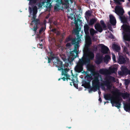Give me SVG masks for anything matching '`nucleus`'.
I'll return each instance as SVG.
<instances>
[{
    "label": "nucleus",
    "instance_id": "obj_1",
    "mask_svg": "<svg viewBox=\"0 0 130 130\" xmlns=\"http://www.w3.org/2000/svg\"><path fill=\"white\" fill-rule=\"evenodd\" d=\"M130 95L127 92L123 93L119 92H117V95L115 96L114 99L111 100V103L112 106H114L119 109L121 105L120 101V96H121L124 99H127L129 97Z\"/></svg>",
    "mask_w": 130,
    "mask_h": 130
},
{
    "label": "nucleus",
    "instance_id": "obj_2",
    "mask_svg": "<svg viewBox=\"0 0 130 130\" xmlns=\"http://www.w3.org/2000/svg\"><path fill=\"white\" fill-rule=\"evenodd\" d=\"M69 70V69L68 68H64V70L63 72H62L61 74L62 75H64L66 77H67L66 80L68 83L71 86L72 85V83H73V85L77 89L78 88V86L77 81V78L76 76H74L73 75V74H72V77H71V78H70V76L69 75L67 74V72H68Z\"/></svg>",
    "mask_w": 130,
    "mask_h": 130
},
{
    "label": "nucleus",
    "instance_id": "obj_3",
    "mask_svg": "<svg viewBox=\"0 0 130 130\" xmlns=\"http://www.w3.org/2000/svg\"><path fill=\"white\" fill-rule=\"evenodd\" d=\"M115 11V12L117 15L120 16V18L122 22L124 24L127 23V18L124 16H122L124 12L123 9L120 6H117L116 7Z\"/></svg>",
    "mask_w": 130,
    "mask_h": 130
},
{
    "label": "nucleus",
    "instance_id": "obj_4",
    "mask_svg": "<svg viewBox=\"0 0 130 130\" xmlns=\"http://www.w3.org/2000/svg\"><path fill=\"white\" fill-rule=\"evenodd\" d=\"M99 74H98L94 77L93 80L92 81V86L90 89V91L95 92L97 89H99L100 82L99 79Z\"/></svg>",
    "mask_w": 130,
    "mask_h": 130
},
{
    "label": "nucleus",
    "instance_id": "obj_5",
    "mask_svg": "<svg viewBox=\"0 0 130 130\" xmlns=\"http://www.w3.org/2000/svg\"><path fill=\"white\" fill-rule=\"evenodd\" d=\"M94 57V55L93 53L90 52L89 54L87 52L84 53L83 58L82 60L85 62V64L90 63V60H93Z\"/></svg>",
    "mask_w": 130,
    "mask_h": 130
},
{
    "label": "nucleus",
    "instance_id": "obj_6",
    "mask_svg": "<svg viewBox=\"0 0 130 130\" xmlns=\"http://www.w3.org/2000/svg\"><path fill=\"white\" fill-rule=\"evenodd\" d=\"M100 22L102 26L99 23H97L95 24L94 26L96 30L100 32H101L103 31V28L104 30L106 29L107 26L103 20H101Z\"/></svg>",
    "mask_w": 130,
    "mask_h": 130
},
{
    "label": "nucleus",
    "instance_id": "obj_7",
    "mask_svg": "<svg viewBox=\"0 0 130 130\" xmlns=\"http://www.w3.org/2000/svg\"><path fill=\"white\" fill-rule=\"evenodd\" d=\"M56 3L54 6V10L55 11H59L60 10H62L63 8V6L64 4L62 0H56L55 1Z\"/></svg>",
    "mask_w": 130,
    "mask_h": 130
},
{
    "label": "nucleus",
    "instance_id": "obj_8",
    "mask_svg": "<svg viewBox=\"0 0 130 130\" xmlns=\"http://www.w3.org/2000/svg\"><path fill=\"white\" fill-rule=\"evenodd\" d=\"M85 62L82 59L80 60L75 68V71L78 72L80 73L82 72L83 70V66L85 64Z\"/></svg>",
    "mask_w": 130,
    "mask_h": 130
},
{
    "label": "nucleus",
    "instance_id": "obj_9",
    "mask_svg": "<svg viewBox=\"0 0 130 130\" xmlns=\"http://www.w3.org/2000/svg\"><path fill=\"white\" fill-rule=\"evenodd\" d=\"M70 54V56L68 57L67 61H66V63H65V64L64 65V67H67L69 66V64H71L73 61L77 56L75 54L72 55Z\"/></svg>",
    "mask_w": 130,
    "mask_h": 130
},
{
    "label": "nucleus",
    "instance_id": "obj_10",
    "mask_svg": "<svg viewBox=\"0 0 130 130\" xmlns=\"http://www.w3.org/2000/svg\"><path fill=\"white\" fill-rule=\"evenodd\" d=\"M115 78L114 77L111 76H109L106 78V81L104 83V84L107 86L108 89H110L111 87V86L110 85V80H111L113 81H115Z\"/></svg>",
    "mask_w": 130,
    "mask_h": 130
},
{
    "label": "nucleus",
    "instance_id": "obj_11",
    "mask_svg": "<svg viewBox=\"0 0 130 130\" xmlns=\"http://www.w3.org/2000/svg\"><path fill=\"white\" fill-rule=\"evenodd\" d=\"M56 59L57 61L54 63V64L56 66V67L58 68V70L60 71L61 70L62 72H64L63 71H64V69H63V68L62 62L60 60L58 57H57Z\"/></svg>",
    "mask_w": 130,
    "mask_h": 130
},
{
    "label": "nucleus",
    "instance_id": "obj_12",
    "mask_svg": "<svg viewBox=\"0 0 130 130\" xmlns=\"http://www.w3.org/2000/svg\"><path fill=\"white\" fill-rule=\"evenodd\" d=\"M85 48L87 50H88V47L92 44V41L91 38L89 35L86 36V37Z\"/></svg>",
    "mask_w": 130,
    "mask_h": 130
},
{
    "label": "nucleus",
    "instance_id": "obj_13",
    "mask_svg": "<svg viewBox=\"0 0 130 130\" xmlns=\"http://www.w3.org/2000/svg\"><path fill=\"white\" fill-rule=\"evenodd\" d=\"M101 52L104 54H107L108 51H109V48L103 44H101Z\"/></svg>",
    "mask_w": 130,
    "mask_h": 130
},
{
    "label": "nucleus",
    "instance_id": "obj_14",
    "mask_svg": "<svg viewBox=\"0 0 130 130\" xmlns=\"http://www.w3.org/2000/svg\"><path fill=\"white\" fill-rule=\"evenodd\" d=\"M79 46V45L77 44H74V50L70 52V54L72 55L75 54L77 56L78 54V52L77 49Z\"/></svg>",
    "mask_w": 130,
    "mask_h": 130
},
{
    "label": "nucleus",
    "instance_id": "obj_15",
    "mask_svg": "<svg viewBox=\"0 0 130 130\" xmlns=\"http://www.w3.org/2000/svg\"><path fill=\"white\" fill-rule=\"evenodd\" d=\"M110 19V23L113 25H116V21L114 17L112 15H109Z\"/></svg>",
    "mask_w": 130,
    "mask_h": 130
},
{
    "label": "nucleus",
    "instance_id": "obj_16",
    "mask_svg": "<svg viewBox=\"0 0 130 130\" xmlns=\"http://www.w3.org/2000/svg\"><path fill=\"white\" fill-rule=\"evenodd\" d=\"M126 60L124 57L122 56H119L118 62L120 64H122L125 62Z\"/></svg>",
    "mask_w": 130,
    "mask_h": 130
},
{
    "label": "nucleus",
    "instance_id": "obj_17",
    "mask_svg": "<svg viewBox=\"0 0 130 130\" xmlns=\"http://www.w3.org/2000/svg\"><path fill=\"white\" fill-rule=\"evenodd\" d=\"M102 57L100 55L97 56L96 57V60L95 61V63L97 64H100L102 61Z\"/></svg>",
    "mask_w": 130,
    "mask_h": 130
},
{
    "label": "nucleus",
    "instance_id": "obj_18",
    "mask_svg": "<svg viewBox=\"0 0 130 130\" xmlns=\"http://www.w3.org/2000/svg\"><path fill=\"white\" fill-rule=\"evenodd\" d=\"M89 28L88 25L85 24L84 26V30L86 36L89 35Z\"/></svg>",
    "mask_w": 130,
    "mask_h": 130
},
{
    "label": "nucleus",
    "instance_id": "obj_19",
    "mask_svg": "<svg viewBox=\"0 0 130 130\" xmlns=\"http://www.w3.org/2000/svg\"><path fill=\"white\" fill-rule=\"evenodd\" d=\"M33 17L32 18L34 20L36 19V14L37 12V7L35 6L32 8Z\"/></svg>",
    "mask_w": 130,
    "mask_h": 130
},
{
    "label": "nucleus",
    "instance_id": "obj_20",
    "mask_svg": "<svg viewBox=\"0 0 130 130\" xmlns=\"http://www.w3.org/2000/svg\"><path fill=\"white\" fill-rule=\"evenodd\" d=\"M104 97L106 100H111H111L114 99L115 98V97L113 99H112L111 95L109 93H107L105 94L104 95Z\"/></svg>",
    "mask_w": 130,
    "mask_h": 130
},
{
    "label": "nucleus",
    "instance_id": "obj_21",
    "mask_svg": "<svg viewBox=\"0 0 130 130\" xmlns=\"http://www.w3.org/2000/svg\"><path fill=\"white\" fill-rule=\"evenodd\" d=\"M121 70L125 75L128 74L129 70L126 67L124 66L122 67Z\"/></svg>",
    "mask_w": 130,
    "mask_h": 130
},
{
    "label": "nucleus",
    "instance_id": "obj_22",
    "mask_svg": "<svg viewBox=\"0 0 130 130\" xmlns=\"http://www.w3.org/2000/svg\"><path fill=\"white\" fill-rule=\"evenodd\" d=\"M45 6L47 9H50L52 6L51 3V0H46Z\"/></svg>",
    "mask_w": 130,
    "mask_h": 130
},
{
    "label": "nucleus",
    "instance_id": "obj_23",
    "mask_svg": "<svg viewBox=\"0 0 130 130\" xmlns=\"http://www.w3.org/2000/svg\"><path fill=\"white\" fill-rule=\"evenodd\" d=\"M123 38L124 40L130 41V33L126 34L124 36Z\"/></svg>",
    "mask_w": 130,
    "mask_h": 130
},
{
    "label": "nucleus",
    "instance_id": "obj_24",
    "mask_svg": "<svg viewBox=\"0 0 130 130\" xmlns=\"http://www.w3.org/2000/svg\"><path fill=\"white\" fill-rule=\"evenodd\" d=\"M97 20L98 19L96 18H92L90 19L89 23V25L90 26L93 25L97 22Z\"/></svg>",
    "mask_w": 130,
    "mask_h": 130
},
{
    "label": "nucleus",
    "instance_id": "obj_25",
    "mask_svg": "<svg viewBox=\"0 0 130 130\" xmlns=\"http://www.w3.org/2000/svg\"><path fill=\"white\" fill-rule=\"evenodd\" d=\"M124 108L125 110L126 111L129 110L130 111V102L125 104L124 105Z\"/></svg>",
    "mask_w": 130,
    "mask_h": 130
},
{
    "label": "nucleus",
    "instance_id": "obj_26",
    "mask_svg": "<svg viewBox=\"0 0 130 130\" xmlns=\"http://www.w3.org/2000/svg\"><path fill=\"white\" fill-rule=\"evenodd\" d=\"M89 31L90 35L92 36H93L95 34L98 33L96 30H95L93 28H90L89 29Z\"/></svg>",
    "mask_w": 130,
    "mask_h": 130
},
{
    "label": "nucleus",
    "instance_id": "obj_27",
    "mask_svg": "<svg viewBox=\"0 0 130 130\" xmlns=\"http://www.w3.org/2000/svg\"><path fill=\"white\" fill-rule=\"evenodd\" d=\"M34 22L35 26H38V25L41 24L40 20L38 19L34 20L32 21V23Z\"/></svg>",
    "mask_w": 130,
    "mask_h": 130
},
{
    "label": "nucleus",
    "instance_id": "obj_28",
    "mask_svg": "<svg viewBox=\"0 0 130 130\" xmlns=\"http://www.w3.org/2000/svg\"><path fill=\"white\" fill-rule=\"evenodd\" d=\"M112 47L113 49L116 51H118L120 50V47L116 44H113L112 45Z\"/></svg>",
    "mask_w": 130,
    "mask_h": 130
},
{
    "label": "nucleus",
    "instance_id": "obj_29",
    "mask_svg": "<svg viewBox=\"0 0 130 130\" xmlns=\"http://www.w3.org/2000/svg\"><path fill=\"white\" fill-rule=\"evenodd\" d=\"M38 0H28L29 1V5L32 6L36 4Z\"/></svg>",
    "mask_w": 130,
    "mask_h": 130
},
{
    "label": "nucleus",
    "instance_id": "obj_30",
    "mask_svg": "<svg viewBox=\"0 0 130 130\" xmlns=\"http://www.w3.org/2000/svg\"><path fill=\"white\" fill-rule=\"evenodd\" d=\"M48 53L50 54V57L52 59H53L54 58L56 59L57 57H55V54H53L52 52V51L50 52H48Z\"/></svg>",
    "mask_w": 130,
    "mask_h": 130
},
{
    "label": "nucleus",
    "instance_id": "obj_31",
    "mask_svg": "<svg viewBox=\"0 0 130 130\" xmlns=\"http://www.w3.org/2000/svg\"><path fill=\"white\" fill-rule=\"evenodd\" d=\"M68 18L69 19H71V20H73L74 19L75 20H76L75 15L73 13H71L70 15L68 16Z\"/></svg>",
    "mask_w": 130,
    "mask_h": 130
},
{
    "label": "nucleus",
    "instance_id": "obj_32",
    "mask_svg": "<svg viewBox=\"0 0 130 130\" xmlns=\"http://www.w3.org/2000/svg\"><path fill=\"white\" fill-rule=\"evenodd\" d=\"M110 58V56L108 55H106L104 58V61H108Z\"/></svg>",
    "mask_w": 130,
    "mask_h": 130
},
{
    "label": "nucleus",
    "instance_id": "obj_33",
    "mask_svg": "<svg viewBox=\"0 0 130 130\" xmlns=\"http://www.w3.org/2000/svg\"><path fill=\"white\" fill-rule=\"evenodd\" d=\"M91 13L90 12V10H88L85 13V15L87 17L91 16Z\"/></svg>",
    "mask_w": 130,
    "mask_h": 130
},
{
    "label": "nucleus",
    "instance_id": "obj_34",
    "mask_svg": "<svg viewBox=\"0 0 130 130\" xmlns=\"http://www.w3.org/2000/svg\"><path fill=\"white\" fill-rule=\"evenodd\" d=\"M124 31L127 33H130V28L126 26V27L125 28Z\"/></svg>",
    "mask_w": 130,
    "mask_h": 130
},
{
    "label": "nucleus",
    "instance_id": "obj_35",
    "mask_svg": "<svg viewBox=\"0 0 130 130\" xmlns=\"http://www.w3.org/2000/svg\"><path fill=\"white\" fill-rule=\"evenodd\" d=\"M117 71V69L115 67H113L110 69V71L112 73H115Z\"/></svg>",
    "mask_w": 130,
    "mask_h": 130
},
{
    "label": "nucleus",
    "instance_id": "obj_36",
    "mask_svg": "<svg viewBox=\"0 0 130 130\" xmlns=\"http://www.w3.org/2000/svg\"><path fill=\"white\" fill-rule=\"evenodd\" d=\"M115 3L117 4L120 5V2H124V0H113Z\"/></svg>",
    "mask_w": 130,
    "mask_h": 130
},
{
    "label": "nucleus",
    "instance_id": "obj_37",
    "mask_svg": "<svg viewBox=\"0 0 130 130\" xmlns=\"http://www.w3.org/2000/svg\"><path fill=\"white\" fill-rule=\"evenodd\" d=\"M83 83H84V84H85L86 88H87L89 86L90 83L87 82L86 81H84Z\"/></svg>",
    "mask_w": 130,
    "mask_h": 130
},
{
    "label": "nucleus",
    "instance_id": "obj_38",
    "mask_svg": "<svg viewBox=\"0 0 130 130\" xmlns=\"http://www.w3.org/2000/svg\"><path fill=\"white\" fill-rule=\"evenodd\" d=\"M72 38L70 36L67 38L65 40V42H68L70 41H71V40H72Z\"/></svg>",
    "mask_w": 130,
    "mask_h": 130
},
{
    "label": "nucleus",
    "instance_id": "obj_39",
    "mask_svg": "<svg viewBox=\"0 0 130 130\" xmlns=\"http://www.w3.org/2000/svg\"><path fill=\"white\" fill-rule=\"evenodd\" d=\"M80 30L78 26H76V29L74 30L75 33L77 34L78 33Z\"/></svg>",
    "mask_w": 130,
    "mask_h": 130
},
{
    "label": "nucleus",
    "instance_id": "obj_40",
    "mask_svg": "<svg viewBox=\"0 0 130 130\" xmlns=\"http://www.w3.org/2000/svg\"><path fill=\"white\" fill-rule=\"evenodd\" d=\"M71 41H72V44L74 45L77 44L76 42V40L75 38H72V40H71Z\"/></svg>",
    "mask_w": 130,
    "mask_h": 130
},
{
    "label": "nucleus",
    "instance_id": "obj_41",
    "mask_svg": "<svg viewBox=\"0 0 130 130\" xmlns=\"http://www.w3.org/2000/svg\"><path fill=\"white\" fill-rule=\"evenodd\" d=\"M127 47H126V46H124L123 47V51L124 52H126L127 53V52H128V50L127 48Z\"/></svg>",
    "mask_w": 130,
    "mask_h": 130
},
{
    "label": "nucleus",
    "instance_id": "obj_42",
    "mask_svg": "<svg viewBox=\"0 0 130 130\" xmlns=\"http://www.w3.org/2000/svg\"><path fill=\"white\" fill-rule=\"evenodd\" d=\"M130 83V81L128 79L126 80L125 82V84L126 86H128Z\"/></svg>",
    "mask_w": 130,
    "mask_h": 130
},
{
    "label": "nucleus",
    "instance_id": "obj_43",
    "mask_svg": "<svg viewBox=\"0 0 130 130\" xmlns=\"http://www.w3.org/2000/svg\"><path fill=\"white\" fill-rule=\"evenodd\" d=\"M38 26H35L33 28L32 30H34L35 32L36 33V32L37 30L38 29Z\"/></svg>",
    "mask_w": 130,
    "mask_h": 130
},
{
    "label": "nucleus",
    "instance_id": "obj_44",
    "mask_svg": "<svg viewBox=\"0 0 130 130\" xmlns=\"http://www.w3.org/2000/svg\"><path fill=\"white\" fill-rule=\"evenodd\" d=\"M45 59H48V63H50L51 60L53 59H52L51 58L48 57L47 56L45 58Z\"/></svg>",
    "mask_w": 130,
    "mask_h": 130
},
{
    "label": "nucleus",
    "instance_id": "obj_45",
    "mask_svg": "<svg viewBox=\"0 0 130 130\" xmlns=\"http://www.w3.org/2000/svg\"><path fill=\"white\" fill-rule=\"evenodd\" d=\"M88 69L89 71L92 72L93 71V67L91 66H90L88 68Z\"/></svg>",
    "mask_w": 130,
    "mask_h": 130
},
{
    "label": "nucleus",
    "instance_id": "obj_46",
    "mask_svg": "<svg viewBox=\"0 0 130 130\" xmlns=\"http://www.w3.org/2000/svg\"><path fill=\"white\" fill-rule=\"evenodd\" d=\"M100 71L101 74H104L106 72V70L103 69H101Z\"/></svg>",
    "mask_w": 130,
    "mask_h": 130
},
{
    "label": "nucleus",
    "instance_id": "obj_47",
    "mask_svg": "<svg viewBox=\"0 0 130 130\" xmlns=\"http://www.w3.org/2000/svg\"><path fill=\"white\" fill-rule=\"evenodd\" d=\"M67 47H70L72 46L71 44L70 43H67L66 45Z\"/></svg>",
    "mask_w": 130,
    "mask_h": 130
},
{
    "label": "nucleus",
    "instance_id": "obj_48",
    "mask_svg": "<svg viewBox=\"0 0 130 130\" xmlns=\"http://www.w3.org/2000/svg\"><path fill=\"white\" fill-rule=\"evenodd\" d=\"M112 58L113 60V61L114 62H116V57H115V56L113 54H112Z\"/></svg>",
    "mask_w": 130,
    "mask_h": 130
},
{
    "label": "nucleus",
    "instance_id": "obj_49",
    "mask_svg": "<svg viewBox=\"0 0 130 130\" xmlns=\"http://www.w3.org/2000/svg\"><path fill=\"white\" fill-rule=\"evenodd\" d=\"M37 46L38 47L40 48H42V44H37Z\"/></svg>",
    "mask_w": 130,
    "mask_h": 130
},
{
    "label": "nucleus",
    "instance_id": "obj_50",
    "mask_svg": "<svg viewBox=\"0 0 130 130\" xmlns=\"http://www.w3.org/2000/svg\"><path fill=\"white\" fill-rule=\"evenodd\" d=\"M66 78H67V77H66V78H65V77H61L59 78L58 79V80H60V79H62L63 80V81H65L66 80Z\"/></svg>",
    "mask_w": 130,
    "mask_h": 130
},
{
    "label": "nucleus",
    "instance_id": "obj_51",
    "mask_svg": "<svg viewBox=\"0 0 130 130\" xmlns=\"http://www.w3.org/2000/svg\"><path fill=\"white\" fill-rule=\"evenodd\" d=\"M55 33L56 34V35L58 36L60 35V32L58 31H56Z\"/></svg>",
    "mask_w": 130,
    "mask_h": 130
},
{
    "label": "nucleus",
    "instance_id": "obj_52",
    "mask_svg": "<svg viewBox=\"0 0 130 130\" xmlns=\"http://www.w3.org/2000/svg\"><path fill=\"white\" fill-rule=\"evenodd\" d=\"M118 73L120 75H125L122 71H121L119 72Z\"/></svg>",
    "mask_w": 130,
    "mask_h": 130
},
{
    "label": "nucleus",
    "instance_id": "obj_53",
    "mask_svg": "<svg viewBox=\"0 0 130 130\" xmlns=\"http://www.w3.org/2000/svg\"><path fill=\"white\" fill-rule=\"evenodd\" d=\"M109 37L111 38V39H114V37L113 35L111 33L110 34Z\"/></svg>",
    "mask_w": 130,
    "mask_h": 130
},
{
    "label": "nucleus",
    "instance_id": "obj_54",
    "mask_svg": "<svg viewBox=\"0 0 130 130\" xmlns=\"http://www.w3.org/2000/svg\"><path fill=\"white\" fill-rule=\"evenodd\" d=\"M44 30V28L43 27H41V28H40V30H39V33H40L41 32H42Z\"/></svg>",
    "mask_w": 130,
    "mask_h": 130
},
{
    "label": "nucleus",
    "instance_id": "obj_55",
    "mask_svg": "<svg viewBox=\"0 0 130 130\" xmlns=\"http://www.w3.org/2000/svg\"><path fill=\"white\" fill-rule=\"evenodd\" d=\"M51 31L52 32H53L55 33V32L56 31V28H54L52 29L51 30Z\"/></svg>",
    "mask_w": 130,
    "mask_h": 130
},
{
    "label": "nucleus",
    "instance_id": "obj_56",
    "mask_svg": "<svg viewBox=\"0 0 130 130\" xmlns=\"http://www.w3.org/2000/svg\"><path fill=\"white\" fill-rule=\"evenodd\" d=\"M125 45L127 47H129V45L128 43H127L126 42H125Z\"/></svg>",
    "mask_w": 130,
    "mask_h": 130
},
{
    "label": "nucleus",
    "instance_id": "obj_57",
    "mask_svg": "<svg viewBox=\"0 0 130 130\" xmlns=\"http://www.w3.org/2000/svg\"><path fill=\"white\" fill-rule=\"evenodd\" d=\"M62 59L64 61H65V63H66V61H67V60L65 57H63L62 58Z\"/></svg>",
    "mask_w": 130,
    "mask_h": 130
},
{
    "label": "nucleus",
    "instance_id": "obj_58",
    "mask_svg": "<svg viewBox=\"0 0 130 130\" xmlns=\"http://www.w3.org/2000/svg\"><path fill=\"white\" fill-rule=\"evenodd\" d=\"M50 14H48L46 16V17H45V18L47 19L48 18H49L50 15Z\"/></svg>",
    "mask_w": 130,
    "mask_h": 130
},
{
    "label": "nucleus",
    "instance_id": "obj_59",
    "mask_svg": "<svg viewBox=\"0 0 130 130\" xmlns=\"http://www.w3.org/2000/svg\"><path fill=\"white\" fill-rule=\"evenodd\" d=\"M29 12L30 13H32V8H29Z\"/></svg>",
    "mask_w": 130,
    "mask_h": 130
},
{
    "label": "nucleus",
    "instance_id": "obj_60",
    "mask_svg": "<svg viewBox=\"0 0 130 130\" xmlns=\"http://www.w3.org/2000/svg\"><path fill=\"white\" fill-rule=\"evenodd\" d=\"M53 23L55 25H57L58 24L57 23L56 21H54L53 22Z\"/></svg>",
    "mask_w": 130,
    "mask_h": 130
},
{
    "label": "nucleus",
    "instance_id": "obj_61",
    "mask_svg": "<svg viewBox=\"0 0 130 130\" xmlns=\"http://www.w3.org/2000/svg\"><path fill=\"white\" fill-rule=\"evenodd\" d=\"M99 100L100 102H101L102 101V100L101 98L100 97L99 98Z\"/></svg>",
    "mask_w": 130,
    "mask_h": 130
},
{
    "label": "nucleus",
    "instance_id": "obj_62",
    "mask_svg": "<svg viewBox=\"0 0 130 130\" xmlns=\"http://www.w3.org/2000/svg\"><path fill=\"white\" fill-rule=\"evenodd\" d=\"M84 84V83H83L82 84V86H84L85 88H86V87L85 86V84Z\"/></svg>",
    "mask_w": 130,
    "mask_h": 130
},
{
    "label": "nucleus",
    "instance_id": "obj_63",
    "mask_svg": "<svg viewBox=\"0 0 130 130\" xmlns=\"http://www.w3.org/2000/svg\"><path fill=\"white\" fill-rule=\"evenodd\" d=\"M54 1H55L56 0H54ZM66 3L69 4V1L68 0H66Z\"/></svg>",
    "mask_w": 130,
    "mask_h": 130
},
{
    "label": "nucleus",
    "instance_id": "obj_64",
    "mask_svg": "<svg viewBox=\"0 0 130 130\" xmlns=\"http://www.w3.org/2000/svg\"><path fill=\"white\" fill-rule=\"evenodd\" d=\"M85 2L86 3H88L89 1V0H84Z\"/></svg>",
    "mask_w": 130,
    "mask_h": 130
}]
</instances>
